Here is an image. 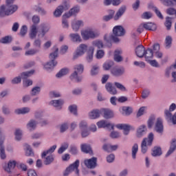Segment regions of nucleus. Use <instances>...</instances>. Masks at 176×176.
<instances>
[{"instance_id":"obj_1","label":"nucleus","mask_w":176,"mask_h":176,"mask_svg":"<svg viewBox=\"0 0 176 176\" xmlns=\"http://www.w3.org/2000/svg\"><path fill=\"white\" fill-rule=\"evenodd\" d=\"M81 36L84 41L89 39H96L100 36V32L94 30L92 28H87L81 31Z\"/></svg>"},{"instance_id":"obj_2","label":"nucleus","mask_w":176,"mask_h":176,"mask_svg":"<svg viewBox=\"0 0 176 176\" xmlns=\"http://www.w3.org/2000/svg\"><path fill=\"white\" fill-rule=\"evenodd\" d=\"M74 72L71 74L70 79L74 80L76 83H80L83 78L79 75L83 74V65H76L74 67Z\"/></svg>"},{"instance_id":"obj_3","label":"nucleus","mask_w":176,"mask_h":176,"mask_svg":"<svg viewBox=\"0 0 176 176\" xmlns=\"http://www.w3.org/2000/svg\"><path fill=\"white\" fill-rule=\"evenodd\" d=\"M58 57V48H56V50L51 53L49 56L50 61L47 62L45 65L44 68L49 71V69H53L56 65H57V62L56 58Z\"/></svg>"},{"instance_id":"obj_4","label":"nucleus","mask_w":176,"mask_h":176,"mask_svg":"<svg viewBox=\"0 0 176 176\" xmlns=\"http://www.w3.org/2000/svg\"><path fill=\"white\" fill-rule=\"evenodd\" d=\"M154 135L153 133H150L147 138L143 139L141 144V152L145 153L148 151V146H152L153 142Z\"/></svg>"},{"instance_id":"obj_5","label":"nucleus","mask_w":176,"mask_h":176,"mask_svg":"<svg viewBox=\"0 0 176 176\" xmlns=\"http://www.w3.org/2000/svg\"><path fill=\"white\" fill-rule=\"evenodd\" d=\"M124 28L122 25L115 26L113 29V34L110 36L113 42H119V38L117 36H123L124 35Z\"/></svg>"},{"instance_id":"obj_6","label":"nucleus","mask_w":176,"mask_h":176,"mask_svg":"<svg viewBox=\"0 0 176 176\" xmlns=\"http://www.w3.org/2000/svg\"><path fill=\"white\" fill-rule=\"evenodd\" d=\"M5 133H3V129L0 127V157L1 160H5L6 159V152H5Z\"/></svg>"},{"instance_id":"obj_7","label":"nucleus","mask_w":176,"mask_h":176,"mask_svg":"<svg viewBox=\"0 0 176 176\" xmlns=\"http://www.w3.org/2000/svg\"><path fill=\"white\" fill-rule=\"evenodd\" d=\"M35 72V70L32 69L29 72H23L21 76L18 77L14 78L11 82L12 85H17L19 83L21 82V79H27L28 78H30L32 75H34V73Z\"/></svg>"},{"instance_id":"obj_8","label":"nucleus","mask_w":176,"mask_h":176,"mask_svg":"<svg viewBox=\"0 0 176 176\" xmlns=\"http://www.w3.org/2000/svg\"><path fill=\"white\" fill-rule=\"evenodd\" d=\"M87 50V46L85 44H80L77 48L76 53L74 54V60H76V58L80 57V56H83V54L86 53Z\"/></svg>"},{"instance_id":"obj_9","label":"nucleus","mask_w":176,"mask_h":176,"mask_svg":"<svg viewBox=\"0 0 176 176\" xmlns=\"http://www.w3.org/2000/svg\"><path fill=\"white\" fill-rule=\"evenodd\" d=\"M116 127L119 130H124V135H129L130 130H134V127L129 124H118Z\"/></svg>"},{"instance_id":"obj_10","label":"nucleus","mask_w":176,"mask_h":176,"mask_svg":"<svg viewBox=\"0 0 176 176\" xmlns=\"http://www.w3.org/2000/svg\"><path fill=\"white\" fill-rule=\"evenodd\" d=\"M84 164L87 168H96L97 167V157H93L91 159L85 160Z\"/></svg>"},{"instance_id":"obj_11","label":"nucleus","mask_w":176,"mask_h":176,"mask_svg":"<svg viewBox=\"0 0 176 176\" xmlns=\"http://www.w3.org/2000/svg\"><path fill=\"white\" fill-rule=\"evenodd\" d=\"M79 12H80V7H79V6H76L71 8L68 12L65 13L63 15V17L69 19V17H72V16H76Z\"/></svg>"},{"instance_id":"obj_12","label":"nucleus","mask_w":176,"mask_h":176,"mask_svg":"<svg viewBox=\"0 0 176 176\" xmlns=\"http://www.w3.org/2000/svg\"><path fill=\"white\" fill-rule=\"evenodd\" d=\"M85 23L82 20H74L72 22V28L74 32H78L80 27H83Z\"/></svg>"},{"instance_id":"obj_13","label":"nucleus","mask_w":176,"mask_h":176,"mask_svg":"<svg viewBox=\"0 0 176 176\" xmlns=\"http://www.w3.org/2000/svg\"><path fill=\"white\" fill-rule=\"evenodd\" d=\"M41 31L38 34V36H41V38H43L45 35L47 34V32L50 30V25L47 23H41L40 25Z\"/></svg>"},{"instance_id":"obj_14","label":"nucleus","mask_w":176,"mask_h":176,"mask_svg":"<svg viewBox=\"0 0 176 176\" xmlns=\"http://www.w3.org/2000/svg\"><path fill=\"white\" fill-rule=\"evenodd\" d=\"M38 126V121L35 119H30L26 124V129L29 131H34L36 130V126Z\"/></svg>"},{"instance_id":"obj_15","label":"nucleus","mask_w":176,"mask_h":176,"mask_svg":"<svg viewBox=\"0 0 176 176\" xmlns=\"http://www.w3.org/2000/svg\"><path fill=\"white\" fill-rule=\"evenodd\" d=\"M104 87L107 93H109L111 96H116V94H118V89H116V87H113L112 82L106 83Z\"/></svg>"},{"instance_id":"obj_16","label":"nucleus","mask_w":176,"mask_h":176,"mask_svg":"<svg viewBox=\"0 0 176 176\" xmlns=\"http://www.w3.org/2000/svg\"><path fill=\"white\" fill-rule=\"evenodd\" d=\"M155 130L158 134H163L164 131V126H163V121L161 118H157L155 123Z\"/></svg>"},{"instance_id":"obj_17","label":"nucleus","mask_w":176,"mask_h":176,"mask_svg":"<svg viewBox=\"0 0 176 176\" xmlns=\"http://www.w3.org/2000/svg\"><path fill=\"white\" fill-rule=\"evenodd\" d=\"M79 164H80V162L79 160H76L73 164L68 166L72 173L74 171L75 174L78 176H79Z\"/></svg>"},{"instance_id":"obj_18","label":"nucleus","mask_w":176,"mask_h":176,"mask_svg":"<svg viewBox=\"0 0 176 176\" xmlns=\"http://www.w3.org/2000/svg\"><path fill=\"white\" fill-rule=\"evenodd\" d=\"M164 113L167 122H171L173 124H176V112L173 116L171 112L168 111V110H165Z\"/></svg>"},{"instance_id":"obj_19","label":"nucleus","mask_w":176,"mask_h":176,"mask_svg":"<svg viewBox=\"0 0 176 176\" xmlns=\"http://www.w3.org/2000/svg\"><path fill=\"white\" fill-rule=\"evenodd\" d=\"M127 9V7L124 5L122 6L118 10V12H116V15L114 16L113 19L116 21H118L120 19V17H122L123 16V14H124V12H126Z\"/></svg>"},{"instance_id":"obj_20","label":"nucleus","mask_w":176,"mask_h":176,"mask_svg":"<svg viewBox=\"0 0 176 176\" xmlns=\"http://www.w3.org/2000/svg\"><path fill=\"white\" fill-rule=\"evenodd\" d=\"M145 50H146L144 45H138L135 50L136 56H138L140 58H142V57H144V55L145 54Z\"/></svg>"},{"instance_id":"obj_21","label":"nucleus","mask_w":176,"mask_h":176,"mask_svg":"<svg viewBox=\"0 0 176 176\" xmlns=\"http://www.w3.org/2000/svg\"><path fill=\"white\" fill-rule=\"evenodd\" d=\"M124 67H115L111 70L113 76H122V75H124Z\"/></svg>"},{"instance_id":"obj_22","label":"nucleus","mask_w":176,"mask_h":176,"mask_svg":"<svg viewBox=\"0 0 176 176\" xmlns=\"http://www.w3.org/2000/svg\"><path fill=\"white\" fill-rule=\"evenodd\" d=\"M101 113L103 114L104 119H111L113 118V111L109 109H101Z\"/></svg>"},{"instance_id":"obj_23","label":"nucleus","mask_w":176,"mask_h":176,"mask_svg":"<svg viewBox=\"0 0 176 176\" xmlns=\"http://www.w3.org/2000/svg\"><path fill=\"white\" fill-rule=\"evenodd\" d=\"M36 35H38V27H36V25H32L30 27L29 38L31 39H35L36 38Z\"/></svg>"},{"instance_id":"obj_24","label":"nucleus","mask_w":176,"mask_h":176,"mask_svg":"<svg viewBox=\"0 0 176 176\" xmlns=\"http://www.w3.org/2000/svg\"><path fill=\"white\" fill-rule=\"evenodd\" d=\"M50 104L56 108V109H61L63 104H64V100L63 99L53 100L50 101Z\"/></svg>"},{"instance_id":"obj_25","label":"nucleus","mask_w":176,"mask_h":176,"mask_svg":"<svg viewBox=\"0 0 176 176\" xmlns=\"http://www.w3.org/2000/svg\"><path fill=\"white\" fill-rule=\"evenodd\" d=\"M30 112H31V108L30 107H22L14 110L16 115H27V113H30Z\"/></svg>"},{"instance_id":"obj_26","label":"nucleus","mask_w":176,"mask_h":176,"mask_svg":"<svg viewBox=\"0 0 176 176\" xmlns=\"http://www.w3.org/2000/svg\"><path fill=\"white\" fill-rule=\"evenodd\" d=\"M101 115V109H94L91 111L89 113V119H98V118H100Z\"/></svg>"},{"instance_id":"obj_27","label":"nucleus","mask_w":176,"mask_h":176,"mask_svg":"<svg viewBox=\"0 0 176 176\" xmlns=\"http://www.w3.org/2000/svg\"><path fill=\"white\" fill-rule=\"evenodd\" d=\"M153 50L151 48H147L144 51V57L146 60V61H149L150 60H152L153 58Z\"/></svg>"},{"instance_id":"obj_28","label":"nucleus","mask_w":176,"mask_h":176,"mask_svg":"<svg viewBox=\"0 0 176 176\" xmlns=\"http://www.w3.org/2000/svg\"><path fill=\"white\" fill-rule=\"evenodd\" d=\"M97 126L99 129H105V127L109 128L111 127V130H113V125H112L111 123L105 121V120H101L97 122Z\"/></svg>"},{"instance_id":"obj_29","label":"nucleus","mask_w":176,"mask_h":176,"mask_svg":"<svg viewBox=\"0 0 176 176\" xmlns=\"http://www.w3.org/2000/svg\"><path fill=\"white\" fill-rule=\"evenodd\" d=\"M16 161L14 160H10L8 162V164L7 166H3V170H5V171H6L7 173H11V170L14 168V167H16Z\"/></svg>"},{"instance_id":"obj_30","label":"nucleus","mask_w":176,"mask_h":176,"mask_svg":"<svg viewBox=\"0 0 176 176\" xmlns=\"http://www.w3.org/2000/svg\"><path fill=\"white\" fill-rule=\"evenodd\" d=\"M13 14V11H8L6 6H1L0 7V17H5V16H10Z\"/></svg>"},{"instance_id":"obj_31","label":"nucleus","mask_w":176,"mask_h":176,"mask_svg":"<svg viewBox=\"0 0 176 176\" xmlns=\"http://www.w3.org/2000/svg\"><path fill=\"white\" fill-rule=\"evenodd\" d=\"M81 151L84 153H89V155H93V150H91V146L90 144H83L80 145Z\"/></svg>"},{"instance_id":"obj_32","label":"nucleus","mask_w":176,"mask_h":176,"mask_svg":"<svg viewBox=\"0 0 176 176\" xmlns=\"http://www.w3.org/2000/svg\"><path fill=\"white\" fill-rule=\"evenodd\" d=\"M69 36L72 42H78L79 43L82 42V37H80V35L78 33H72Z\"/></svg>"},{"instance_id":"obj_33","label":"nucleus","mask_w":176,"mask_h":176,"mask_svg":"<svg viewBox=\"0 0 176 176\" xmlns=\"http://www.w3.org/2000/svg\"><path fill=\"white\" fill-rule=\"evenodd\" d=\"M162 148L160 146H154L152 149L151 155L153 157H157V156H162Z\"/></svg>"},{"instance_id":"obj_34","label":"nucleus","mask_w":176,"mask_h":176,"mask_svg":"<svg viewBox=\"0 0 176 176\" xmlns=\"http://www.w3.org/2000/svg\"><path fill=\"white\" fill-rule=\"evenodd\" d=\"M145 134H146V126L142 125L138 129L137 137L141 138V137H143Z\"/></svg>"},{"instance_id":"obj_35","label":"nucleus","mask_w":176,"mask_h":176,"mask_svg":"<svg viewBox=\"0 0 176 176\" xmlns=\"http://www.w3.org/2000/svg\"><path fill=\"white\" fill-rule=\"evenodd\" d=\"M122 50H117L114 52V61L116 63H121V61H123V57H122Z\"/></svg>"},{"instance_id":"obj_36","label":"nucleus","mask_w":176,"mask_h":176,"mask_svg":"<svg viewBox=\"0 0 176 176\" xmlns=\"http://www.w3.org/2000/svg\"><path fill=\"white\" fill-rule=\"evenodd\" d=\"M143 27L144 30H147L148 31H156V25L153 23H143Z\"/></svg>"},{"instance_id":"obj_37","label":"nucleus","mask_w":176,"mask_h":176,"mask_svg":"<svg viewBox=\"0 0 176 176\" xmlns=\"http://www.w3.org/2000/svg\"><path fill=\"white\" fill-rule=\"evenodd\" d=\"M175 149H176V140L173 139L172 140L170 148L166 155V157H168V156H170V155H171V153H173V152H174V151H175Z\"/></svg>"},{"instance_id":"obj_38","label":"nucleus","mask_w":176,"mask_h":176,"mask_svg":"<svg viewBox=\"0 0 176 176\" xmlns=\"http://www.w3.org/2000/svg\"><path fill=\"white\" fill-rule=\"evenodd\" d=\"M56 148L57 145H53L48 150L44 151L41 155V157H45L47 155H52V153L56 151Z\"/></svg>"},{"instance_id":"obj_39","label":"nucleus","mask_w":176,"mask_h":176,"mask_svg":"<svg viewBox=\"0 0 176 176\" xmlns=\"http://www.w3.org/2000/svg\"><path fill=\"white\" fill-rule=\"evenodd\" d=\"M93 54H94V47H89L87 56V60L88 63H91V61H93Z\"/></svg>"},{"instance_id":"obj_40","label":"nucleus","mask_w":176,"mask_h":176,"mask_svg":"<svg viewBox=\"0 0 176 176\" xmlns=\"http://www.w3.org/2000/svg\"><path fill=\"white\" fill-rule=\"evenodd\" d=\"M164 25L168 30H171V25H173V18L170 16H166L165 18Z\"/></svg>"},{"instance_id":"obj_41","label":"nucleus","mask_w":176,"mask_h":176,"mask_svg":"<svg viewBox=\"0 0 176 176\" xmlns=\"http://www.w3.org/2000/svg\"><path fill=\"white\" fill-rule=\"evenodd\" d=\"M33 46L41 52V49L42 48V40L41 38H35L33 42Z\"/></svg>"},{"instance_id":"obj_42","label":"nucleus","mask_w":176,"mask_h":176,"mask_svg":"<svg viewBox=\"0 0 176 176\" xmlns=\"http://www.w3.org/2000/svg\"><path fill=\"white\" fill-rule=\"evenodd\" d=\"M113 67V61L107 60L103 64V69L104 71H109Z\"/></svg>"},{"instance_id":"obj_43","label":"nucleus","mask_w":176,"mask_h":176,"mask_svg":"<svg viewBox=\"0 0 176 176\" xmlns=\"http://www.w3.org/2000/svg\"><path fill=\"white\" fill-rule=\"evenodd\" d=\"M173 43V38L171 36H167L165 38V47L166 49H170Z\"/></svg>"},{"instance_id":"obj_44","label":"nucleus","mask_w":176,"mask_h":176,"mask_svg":"<svg viewBox=\"0 0 176 176\" xmlns=\"http://www.w3.org/2000/svg\"><path fill=\"white\" fill-rule=\"evenodd\" d=\"M69 111L75 116H78V106H76V104L70 105L69 107Z\"/></svg>"},{"instance_id":"obj_45","label":"nucleus","mask_w":176,"mask_h":176,"mask_svg":"<svg viewBox=\"0 0 176 176\" xmlns=\"http://www.w3.org/2000/svg\"><path fill=\"white\" fill-rule=\"evenodd\" d=\"M39 50L35 49H30L25 52V56H35L37 53H39Z\"/></svg>"},{"instance_id":"obj_46","label":"nucleus","mask_w":176,"mask_h":176,"mask_svg":"<svg viewBox=\"0 0 176 176\" xmlns=\"http://www.w3.org/2000/svg\"><path fill=\"white\" fill-rule=\"evenodd\" d=\"M98 71H100V66H98V65H94L91 69V76H96V75H98Z\"/></svg>"},{"instance_id":"obj_47","label":"nucleus","mask_w":176,"mask_h":176,"mask_svg":"<svg viewBox=\"0 0 176 176\" xmlns=\"http://www.w3.org/2000/svg\"><path fill=\"white\" fill-rule=\"evenodd\" d=\"M138 152V144H134L132 146V159L135 160L137 156V153Z\"/></svg>"},{"instance_id":"obj_48","label":"nucleus","mask_w":176,"mask_h":176,"mask_svg":"<svg viewBox=\"0 0 176 176\" xmlns=\"http://www.w3.org/2000/svg\"><path fill=\"white\" fill-rule=\"evenodd\" d=\"M53 162H54V157H53L52 155H50L45 157L44 164H45V166H49V164H52Z\"/></svg>"},{"instance_id":"obj_49","label":"nucleus","mask_w":176,"mask_h":176,"mask_svg":"<svg viewBox=\"0 0 176 176\" xmlns=\"http://www.w3.org/2000/svg\"><path fill=\"white\" fill-rule=\"evenodd\" d=\"M39 93H41V87H34L30 91V95L32 96H38Z\"/></svg>"},{"instance_id":"obj_50","label":"nucleus","mask_w":176,"mask_h":176,"mask_svg":"<svg viewBox=\"0 0 176 176\" xmlns=\"http://www.w3.org/2000/svg\"><path fill=\"white\" fill-rule=\"evenodd\" d=\"M63 13H64L63 8H61L60 6H58L54 12V17H60Z\"/></svg>"},{"instance_id":"obj_51","label":"nucleus","mask_w":176,"mask_h":176,"mask_svg":"<svg viewBox=\"0 0 176 176\" xmlns=\"http://www.w3.org/2000/svg\"><path fill=\"white\" fill-rule=\"evenodd\" d=\"M114 86L117 89H118V90H120V91H127V89L126 88V87H124V85H123L120 82H114Z\"/></svg>"},{"instance_id":"obj_52","label":"nucleus","mask_w":176,"mask_h":176,"mask_svg":"<svg viewBox=\"0 0 176 176\" xmlns=\"http://www.w3.org/2000/svg\"><path fill=\"white\" fill-rule=\"evenodd\" d=\"M69 124L67 122H64L59 126L60 133H65L68 130Z\"/></svg>"},{"instance_id":"obj_53","label":"nucleus","mask_w":176,"mask_h":176,"mask_svg":"<svg viewBox=\"0 0 176 176\" xmlns=\"http://www.w3.org/2000/svg\"><path fill=\"white\" fill-rule=\"evenodd\" d=\"M68 72V69H62L58 73L56 74V78H63V76H65Z\"/></svg>"},{"instance_id":"obj_54","label":"nucleus","mask_w":176,"mask_h":176,"mask_svg":"<svg viewBox=\"0 0 176 176\" xmlns=\"http://www.w3.org/2000/svg\"><path fill=\"white\" fill-rule=\"evenodd\" d=\"M25 154L26 156H34V151H32V148H31V146L28 144L25 145Z\"/></svg>"},{"instance_id":"obj_55","label":"nucleus","mask_w":176,"mask_h":176,"mask_svg":"<svg viewBox=\"0 0 176 176\" xmlns=\"http://www.w3.org/2000/svg\"><path fill=\"white\" fill-rule=\"evenodd\" d=\"M92 45L94 47H98V49H102L104 47L102 41L98 40L93 41Z\"/></svg>"},{"instance_id":"obj_56","label":"nucleus","mask_w":176,"mask_h":176,"mask_svg":"<svg viewBox=\"0 0 176 176\" xmlns=\"http://www.w3.org/2000/svg\"><path fill=\"white\" fill-rule=\"evenodd\" d=\"M12 42V36H6L0 39V43L8 44Z\"/></svg>"},{"instance_id":"obj_57","label":"nucleus","mask_w":176,"mask_h":176,"mask_svg":"<svg viewBox=\"0 0 176 176\" xmlns=\"http://www.w3.org/2000/svg\"><path fill=\"white\" fill-rule=\"evenodd\" d=\"M36 12H37L40 16H46V14H47V11H46L45 8L39 6L36 8Z\"/></svg>"},{"instance_id":"obj_58","label":"nucleus","mask_w":176,"mask_h":176,"mask_svg":"<svg viewBox=\"0 0 176 176\" xmlns=\"http://www.w3.org/2000/svg\"><path fill=\"white\" fill-rule=\"evenodd\" d=\"M15 140L16 141H21V137L23 136V131L20 129H16L15 131Z\"/></svg>"},{"instance_id":"obj_59","label":"nucleus","mask_w":176,"mask_h":176,"mask_svg":"<svg viewBox=\"0 0 176 176\" xmlns=\"http://www.w3.org/2000/svg\"><path fill=\"white\" fill-rule=\"evenodd\" d=\"M6 8L8 12H12V14L17 10V6L16 5H6Z\"/></svg>"},{"instance_id":"obj_60","label":"nucleus","mask_w":176,"mask_h":176,"mask_svg":"<svg viewBox=\"0 0 176 176\" xmlns=\"http://www.w3.org/2000/svg\"><path fill=\"white\" fill-rule=\"evenodd\" d=\"M122 111L123 112H124L126 116H129V115H131V113H133V109L129 107H123Z\"/></svg>"},{"instance_id":"obj_61","label":"nucleus","mask_w":176,"mask_h":176,"mask_svg":"<svg viewBox=\"0 0 176 176\" xmlns=\"http://www.w3.org/2000/svg\"><path fill=\"white\" fill-rule=\"evenodd\" d=\"M68 144L65 143L64 145L61 146L58 150V153L59 155H63V153H64V152H65V151H67V149H68Z\"/></svg>"},{"instance_id":"obj_62","label":"nucleus","mask_w":176,"mask_h":176,"mask_svg":"<svg viewBox=\"0 0 176 176\" xmlns=\"http://www.w3.org/2000/svg\"><path fill=\"white\" fill-rule=\"evenodd\" d=\"M78 127L80 131L87 130V122L82 120L78 124Z\"/></svg>"},{"instance_id":"obj_63","label":"nucleus","mask_w":176,"mask_h":176,"mask_svg":"<svg viewBox=\"0 0 176 176\" xmlns=\"http://www.w3.org/2000/svg\"><path fill=\"white\" fill-rule=\"evenodd\" d=\"M27 31H28V28L27 25H24L21 27L19 34L21 36L24 37L27 35Z\"/></svg>"},{"instance_id":"obj_64","label":"nucleus","mask_w":176,"mask_h":176,"mask_svg":"<svg viewBox=\"0 0 176 176\" xmlns=\"http://www.w3.org/2000/svg\"><path fill=\"white\" fill-rule=\"evenodd\" d=\"M59 7L61 8L64 12V10H68V9L71 8V4H69V2L68 1H65L61 6H59Z\"/></svg>"}]
</instances>
